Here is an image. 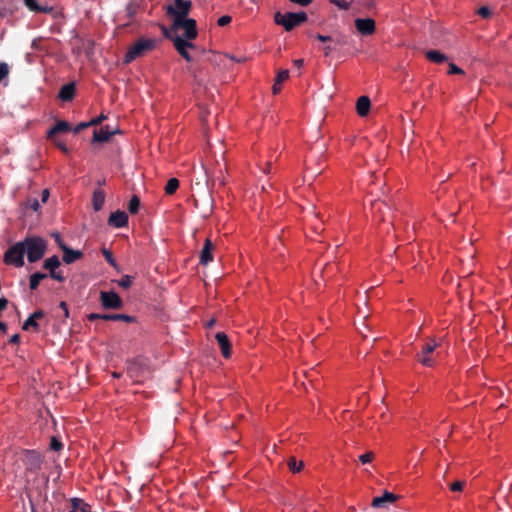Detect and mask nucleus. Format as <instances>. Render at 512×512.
I'll return each mask as SVG.
<instances>
[{
	"mask_svg": "<svg viewBox=\"0 0 512 512\" xmlns=\"http://www.w3.org/2000/svg\"><path fill=\"white\" fill-rule=\"evenodd\" d=\"M44 315H45V313L42 310L35 311L23 323L22 329L25 331H28L29 329L32 328L34 331H38L39 324L37 323V320L42 319L44 317Z\"/></svg>",
	"mask_w": 512,
	"mask_h": 512,
	"instance_id": "nucleus-18",
	"label": "nucleus"
},
{
	"mask_svg": "<svg viewBox=\"0 0 512 512\" xmlns=\"http://www.w3.org/2000/svg\"><path fill=\"white\" fill-rule=\"evenodd\" d=\"M52 141H54L55 145H56L59 149H61V151H62V152L66 153V154L69 152V150H68V148H67L66 144H64L63 142H61V141H56L55 139H53Z\"/></svg>",
	"mask_w": 512,
	"mask_h": 512,
	"instance_id": "nucleus-49",
	"label": "nucleus"
},
{
	"mask_svg": "<svg viewBox=\"0 0 512 512\" xmlns=\"http://www.w3.org/2000/svg\"><path fill=\"white\" fill-rule=\"evenodd\" d=\"M172 30L183 29V37L187 41L195 39L198 35L197 22L192 18H186L182 20L173 21L171 25Z\"/></svg>",
	"mask_w": 512,
	"mask_h": 512,
	"instance_id": "nucleus-6",
	"label": "nucleus"
},
{
	"mask_svg": "<svg viewBox=\"0 0 512 512\" xmlns=\"http://www.w3.org/2000/svg\"><path fill=\"white\" fill-rule=\"evenodd\" d=\"M161 30H162L164 37L167 39H170L173 42V39L175 36L172 35V32H174L175 30H172L171 27L167 28L166 26H163V25L161 26Z\"/></svg>",
	"mask_w": 512,
	"mask_h": 512,
	"instance_id": "nucleus-41",
	"label": "nucleus"
},
{
	"mask_svg": "<svg viewBox=\"0 0 512 512\" xmlns=\"http://www.w3.org/2000/svg\"><path fill=\"white\" fill-rule=\"evenodd\" d=\"M6 330H7L6 323L0 321V331L6 332Z\"/></svg>",
	"mask_w": 512,
	"mask_h": 512,
	"instance_id": "nucleus-59",
	"label": "nucleus"
},
{
	"mask_svg": "<svg viewBox=\"0 0 512 512\" xmlns=\"http://www.w3.org/2000/svg\"><path fill=\"white\" fill-rule=\"evenodd\" d=\"M214 249V245L212 241L207 238L205 240L204 246L200 252V264L207 265L213 260L212 251Z\"/></svg>",
	"mask_w": 512,
	"mask_h": 512,
	"instance_id": "nucleus-21",
	"label": "nucleus"
},
{
	"mask_svg": "<svg viewBox=\"0 0 512 512\" xmlns=\"http://www.w3.org/2000/svg\"><path fill=\"white\" fill-rule=\"evenodd\" d=\"M192 9V2L190 0H174L173 5L166 6V14L173 18V21L188 18Z\"/></svg>",
	"mask_w": 512,
	"mask_h": 512,
	"instance_id": "nucleus-5",
	"label": "nucleus"
},
{
	"mask_svg": "<svg viewBox=\"0 0 512 512\" xmlns=\"http://www.w3.org/2000/svg\"><path fill=\"white\" fill-rule=\"evenodd\" d=\"M231 20L232 18L229 15H223L218 19L217 24L221 27L226 26L231 22Z\"/></svg>",
	"mask_w": 512,
	"mask_h": 512,
	"instance_id": "nucleus-44",
	"label": "nucleus"
},
{
	"mask_svg": "<svg viewBox=\"0 0 512 512\" xmlns=\"http://www.w3.org/2000/svg\"><path fill=\"white\" fill-rule=\"evenodd\" d=\"M108 225L115 228H122L128 225V215L126 212L117 210L112 212L108 218Z\"/></svg>",
	"mask_w": 512,
	"mask_h": 512,
	"instance_id": "nucleus-14",
	"label": "nucleus"
},
{
	"mask_svg": "<svg viewBox=\"0 0 512 512\" xmlns=\"http://www.w3.org/2000/svg\"><path fill=\"white\" fill-rule=\"evenodd\" d=\"M287 465L289 467V469L293 472V473H297L299 472L302 467H303V462L300 461V462H297L296 458L295 457H290L287 461Z\"/></svg>",
	"mask_w": 512,
	"mask_h": 512,
	"instance_id": "nucleus-31",
	"label": "nucleus"
},
{
	"mask_svg": "<svg viewBox=\"0 0 512 512\" xmlns=\"http://www.w3.org/2000/svg\"><path fill=\"white\" fill-rule=\"evenodd\" d=\"M100 302L104 309H121L123 307V300L114 291H101Z\"/></svg>",
	"mask_w": 512,
	"mask_h": 512,
	"instance_id": "nucleus-8",
	"label": "nucleus"
},
{
	"mask_svg": "<svg viewBox=\"0 0 512 512\" xmlns=\"http://www.w3.org/2000/svg\"><path fill=\"white\" fill-rule=\"evenodd\" d=\"M102 320L105 321H125L127 323L135 322V317L127 314H104Z\"/></svg>",
	"mask_w": 512,
	"mask_h": 512,
	"instance_id": "nucleus-25",
	"label": "nucleus"
},
{
	"mask_svg": "<svg viewBox=\"0 0 512 512\" xmlns=\"http://www.w3.org/2000/svg\"><path fill=\"white\" fill-rule=\"evenodd\" d=\"M292 3L301 5V6H307L309 5L313 0H290Z\"/></svg>",
	"mask_w": 512,
	"mask_h": 512,
	"instance_id": "nucleus-53",
	"label": "nucleus"
},
{
	"mask_svg": "<svg viewBox=\"0 0 512 512\" xmlns=\"http://www.w3.org/2000/svg\"><path fill=\"white\" fill-rule=\"evenodd\" d=\"M24 248L23 243L18 242L11 246L4 254V261L7 264H12L16 267H22L24 265Z\"/></svg>",
	"mask_w": 512,
	"mask_h": 512,
	"instance_id": "nucleus-7",
	"label": "nucleus"
},
{
	"mask_svg": "<svg viewBox=\"0 0 512 512\" xmlns=\"http://www.w3.org/2000/svg\"><path fill=\"white\" fill-rule=\"evenodd\" d=\"M47 274L42 272H35L29 278V287L31 290H36L40 284V282L47 278Z\"/></svg>",
	"mask_w": 512,
	"mask_h": 512,
	"instance_id": "nucleus-28",
	"label": "nucleus"
},
{
	"mask_svg": "<svg viewBox=\"0 0 512 512\" xmlns=\"http://www.w3.org/2000/svg\"><path fill=\"white\" fill-rule=\"evenodd\" d=\"M464 487V481H455L454 483L450 484L449 488L453 492H460L463 490Z\"/></svg>",
	"mask_w": 512,
	"mask_h": 512,
	"instance_id": "nucleus-40",
	"label": "nucleus"
},
{
	"mask_svg": "<svg viewBox=\"0 0 512 512\" xmlns=\"http://www.w3.org/2000/svg\"><path fill=\"white\" fill-rule=\"evenodd\" d=\"M399 496L389 491H385L382 496L375 497L372 501V506L374 508H382L386 507L387 504L394 503Z\"/></svg>",
	"mask_w": 512,
	"mask_h": 512,
	"instance_id": "nucleus-16",
	"label": "nucleus"
},
{
	"mask_svg": "<svg viewBox=\"0 0 512 512\" xmlns=\"http://www.w3.org/2000/svg\"><path fill=\"white\" fill-rule=\"evenodd\" d=\"M281 90V84L276 82L273 84V87H272V91H273V94H278Z\"/></svg>",
	"mask_w": 512,
	"mask_h": 512,
	"instance_id": "nucleus-56",
	"label": "nucleus"
},
{
	"mask_svg": "<svg viewBox=\"0 0 512 512\" xmlns=\"http://www.w3.org/2000/svg\"><path fill=\"white\" fill-rule=\"evenodd\" d=\"M293 63L299 69L303 66V60L302 59H296V60L293 61Z\"/></svg>",
	"mask_w": 512,
	"mask_h": 512,
	"instance_id": "nucleus-58",
	"label": "nucleus"
},
{
	"mask_svg": "<svg viewBox=\"0 0 512 512\" xmlns=\"http://www.w3.org/2000/svg\"><path fill=\"white\" fill-rule=\"evenodd\" d=\"M76 94V85L74 82L63 85L58 93L60 100L64 102L72 101Z\"/></svg>",
	"mask_w": 512,
	"mask_h": 512,
	"instance_id": "nucleus-19",
	"label": "nucleus"
},
{
	"mask_svg": "<svg viewBox=\"0 0 512 512\" xmlns=\"http://www.w3.org/2000/svg\"><path fill=\"white\" fill-rule=\"evenodd\" d=\"M62 448L63 444L56 437H52L50 441V449L53 451H60Z\"/></svg>",
	"mask_w": 512,
	"mask_h": 512,
	"instance_id": "nucleus-35",
	"label": "nucleus"
},
{
	"mask_svg": "<svg viewBox=\"0 0 512 512\" xmlns=\"http://www.w3.org/2000/svg\"><path fill=\"white\" fill-rule=\"evenodd\" d=\"M104 119H106V116L101 114L100 116L90 120L89 124H90V126H96V125L100 124Z\"/></svg>",
	"mask_w": 512,
	"mask_h": 512,
	"instance_id": "nucleus-47",
	"label": "nucleus"
},
{
	"mask_svg": "<svg viewBox=\"0 0 512 512\" xmlns=\"http://www.w3.org/2000/svg\"><path fill=\"white\" fill-rule=\"evenodd\" d=\"M373 458H374L373 452H367V453L359 456V460L362 464H367V463L371 462L373 460Z\"/></svg>",
	"mask_w": 512,
	"mask_h": 512,
	"instance_id": "nucleus-38",
	"label": "nucleus"
},
{
	"mask_svg": "<svg viewBox=\"0 0 512 512\" xmlns=\"http://www.w3.org/2000/svg\"><path fill=\"white\" fill-rule=\"evenodd\" d=\"M53 236H54L55 242L58 244V246H59V248H60V249H61V245H66V244L62 241V238H61L60 234L55 233Z\"/></svg>",
	"mask_w": 512,
	"mask_h": 512,
	"instance_id": "nucleus-54",
	"label": "nucleus"
},
{
	"mask_svg": "<svg viewBox=\"0 0 512 512\" xmlns=\"http://www.w3.org/2000/svg\"><path fill=\"white\" fill-rule=\"evenodd\" d=\"M478 14L482 17V18H489L490 15H491V10L489 9V7L487 6H482L479 8L478 10Z\"/></svg>",
	"mask_w": 512,
	"mask_h": 512,
	"instance_id": "nucleus-42",
	"label": "nucleus"
},
{
	"mask_svg": "<svg viewBox=\"0 0 512 512\" xmlns=\"http://www.w3.org/2000/svg\"><path fill=\"white\" fill-rule=\"evenodd\" d=\"M289 77V71L288 70H281L278 72L275 81L282 84L285 80H287Z\"/></svg>",
	"mask_w": 512,
	"mask_h": 512,
	"instance_id": "nucleus-36",
	"label": "nucleus"
},
{
	"mask_svg": "<svg viewBox=\"0 0 512 512\" xmlns=\"http://www.w3.org/2000/svg\"><path fill=\"white\" fill-rule=\"evenodd\" d=\"M308 16L306 12H287L282 14L281 12H276L274 15V22L277 25L283 26L286 31H291L295 27L301 25L306 22Z\"/></svg>",
	"mask_w": 512,
	"mask_h": 512,
	"instance_id": "nucleus-2",
	"label": "nucleus"
},
{
	"mask_svg": "<svg viewBox=\"0 0 512 512\" xmlns=\"http://www.w3.org/2000/svg\"><path fill=\"white\" fill-rule=\"evenodd\" d=\"M49 195H50L49 190L48 189H44L42 191V193H41V202L42 203H46L48 198H49Z\"/></svg>",
	"mask_w": 512,
	"mask_h": 512,
	"instance_id": "nucleus-52",
	"label": "nucleus"
},
{
	"mask_svg": "<svg viewBox=\"0 0 512 512\" xmlns=\"http://www.w3.org/2000/svg\"><path fill=\"white\" fill-rule=\"evenodd\" d=\"M354 23L357 31L363 36L372 35L376 30L375 21L372 18H357Z\"/></svg>",
	"mask_w": 512,
	"mask_h": 512,
	"instance_id": "nucleus-12",
	"label": "nucleus"
},
{
	"mask_svg": "<svg viewBox=\"0 0 512 512\" xmlns=\"http://www.w3.org/2000/svg\"><path fill=\"white\" fill-rule=\"evenodd\" d=\"M22 243L30 263L40 260L47 250V242L41 237H26Z\"/></svg>",
	"mask_w": 512,
	"mask_h": 512,
	"instance_id": "nucleus-1",
	"label": "nucleus"
},
{
	"mask_svg": "<svg viewBox=\"0 0 512 512\" xmlns=\"http://www.w3.org/2000/svg\"><path fill=\"white\" fill-rule=\"evenodd\" d=\"M371 108V101L368 96H361L356 103V110L359 116L365 117Z\"/></svg>",
	"mask_w": 512,
	"mask_h": 512,
	"instance_id": "nucleus-22",
	"label": "nucleus"
},
{
	"mask_svg": "<svg viewBox=\"0 0 512 512\" xmlns=\"http://www.w3.org/2000/svg\"><path fill=\"white\" fill-rule=\"evenodd\" d=\"M214 323H215V320H214V319H212V320H210V321L208 322L207 326H208V327H212V326L214 325Z\"/></svg>",
	"mask_w": 512,
	"mask_h": 512,
	"instance_id": "nucleus-60",
	"label": "nucleus"
},
{
	"mask_svg": "<svg viewBox=\"0 0 512 512\" xmlns=\"http://www.w3.org/2000/svg\"><path fill=\"white\" fill-rule=\"evenodd\" d=\"M61 250L63 252L62 259L66 264H72L83 257L80 250H73L67 245H61Z\"/></svg>",
	"mask_w": 512,
	"mask_h": 512,
	"instance_id": "nucleus-17",
	"label": "nucleus"
},
{
	"mask_svg": "<svg viewBox=\"0 0 512 512\" xmlns=\"http://www.w3.org/2000/svg\"><path fill=\"white\" fill-rule=\"evenodd\" d=\"M331 42L334 43V47H342L348 44V37L343 34H338L336 36H332Z\"/></svg>",
	"mask_w": 512,
	"mask_h": 512,
	"instance_id": "nucleus-32",
	"label": "nucleus"
},
{
	"mask_svg": "<svg viewBox=\"0 0 512 512\" xmlns=\"http://www.w3.org/2000/svg\"><path fill=\"white\" fill-rule=\"evenodd\" d=\"M105 202V192L101 188H97L93 192L92 205L95 211H100Z\"/></svg>",
	"mask_w": 512,
	"mask_h": 512,
	"instance_id": "nucleus-24",
	"label": "nucleus"
},
{
	"mask_svg": "<svg viewBox=\"0 0 512 512\" xmlns=\"http://www.w3.org/2000/svg\"><path fill=\"white\" fill-rule=\"evenodd\" d=\"M173 45L177 52L188 62L192 61V57L188 52V48H194V44L190 41L185 40L180 36H176L173 39Z\"/></svg>",
	"mask_w": 512,
	"mask_h": 512,
	"instance_id": "nucleus-10",
	"label": "nucleus"
},
{
	"mask_svg": "<svg viewBox=\"0 0 512 512\" xmlns=\"http://www.w3.org/2000/svg\"><path fill=\"white\" fill-rule=\"evenodd\" d=\"M71 129V125L68 122L59 120L47 131V138L53 140L57 134L69 132Z\"/></svg>",
	"mask_w": 512,
	"mask_h": 512,
	"instance_id": "nucleus-20",
	"label": "nucleus"
},
{
	"mask_svg": "<svg viewBox=\"0 0 512 512\" xmlns=\"http://www.w3.org/2000/svg\"><path fill=\"white\" fill-rule=\"evenodd\" d=\"M9 68L6 63H0V82L8 75Z\"/></svg>",
	"mask_w": 512,
	"mask_h": 512,
	"instance_id": "nucleus-43",
	"label": "nucleus"
},
{
	"mask_svg": "<svg viewBox=\"0 0 512 512\" xmlns=\"http://www.w3.org/2000/svg\"><path fill=\"white\" fill-rule=\"evenodd\" d=\"M179 187V180L177 178H171L168 180L165 186V193L168 195H172L176 192Z\"/></svg>",
	"mask_w": 512,
	"mask_h": 512,
	"instance_id": "nucleus-29",
	"label": "nucleus"
},
{
	"mask_svg": "<svg viewBox=\"0 0 512 512\" xmlns=\"http://www.w3.org/2000/svg\"><path fill=\"white\" fill-rule=\"evenodd\" d=\"M24 464L30 471L39 470L42 464V457L40 453L35 450H27L25 452Z\"/></svg>",
	"mask_w": 512,
	"mask_h": 512,
	"instance_id": "nucleus-11",
	"label": "nucleus"
},
{
	"mask_svg": "<svg viewBox=\"0 0 512 512\" xmlns=\"http://www.w3.org/2000/svg\"><path fill=\"white\" fill-rule=\"evenodd\" d=\"M25 6L31 11L35 13H51L53 8L47 5H40L36 2V0H23Z\"/></svg>",
	"mask_w": 512,
	"mask_h": 512,
	"instance_id": "nucleus-23",
	"label": "nucleus"
},
{
	"mask_svg": "<svg viewBox=\"0 0 512 512\" xmlns=\"http://www.w3.org/2000/svg\"><path fill=\"white\" fill-rule=\"evenodd\" d=\"M215 339L221 349V354L224 358L231 356V343L228 336L224 332H218L215 335Z\"/></svg>",
	"mask_w": 512,
	"mask_h": 512,
	"instance_id": "nucleus-15",
	"label": "nucleus"
},
{
	"mask_svg": "<svg viewBox=\"0 0 512 512\" xmlns=\"http://www.w3.org/2000/svg\"><path fill=\"white\" fill-rule=\"evenodd\" d=\"M112 375L113 377H120V375L117 372H114Z\"/></svg>",
	"mask_w": 512,
	"mask_h": 512,
	"instance_id": "nucleus-61",
	"label": "nucleus"
},
{
	"mask_svg": "<svg viewBox=\"0 0 512 512\" xmlns=\"http://www.w3.org/2000/svg\"><path fill=\"white\" fill-rule=\"evenodd\" d=\"M315 38L321 42H331L332 40V36H325L322 34H316Z\"/></svg>",
	"mask_w": 512,
	"mask_h": 512,
	"instance_id": "nucleus-51",
	"label": "nucleus"
},
{
	"mask_svg": "<svg viewBox=\"0 0 512 512\" xmlns=\"http://www.w3.org/2000/svg\"><path fill=\"white\" fill-rule=\"evenodd\" d=\"M59 307L64 312V316L66 318H68L69 317V309H68L67 303L64 302V301H61L60 304H59Z\"/></svg>",
	"mask_w": 512,
	"mask_h": 512,
	"instance_id": "nucleus-50",
	"label": "nucleus"
},
{
	"mask_svg": "<svg viewBox=\"0 0 512 512\" xmlns=\"http://www.w3.org/2000/svg\"><path fill=\"white\" fill-rule=\"evenodd\" d=\"M120 133L118 129H112L109 125L102 126L100 129L94 130L93 142H107L112 135Z\"/></svg>",
	"mask_w": 512,
	"mask_h": 512,
	"instance_id": "nucleus-13",
	"label": "nucleus"
},
{
	"mask_svg": "<svg viewBox=\"0 0 512 512\" xmlns=\"http://www.w3.org/2000/svg\"><path fill=\"white\" fill-rule=\"evenodd\" d=\"M333 50H335V47H334V46H331V45H327V46H325V47L323 48L324 55H325V56H329Z\"/></svg>",
	"mask_w": 512,
	"mask_h": 512,
	"instance_id": "nucleus-55",
	"label": "nucleus"
},
{
	"mask_svg": "<svg viewBox=\"0 0 512 512\" xmlns=\"http://www.w3.org/2000/svg\"><path fill=\"white\" fill-rule=\"evenodd\" d=\"M439 346V343L434 338H430L425 342L420 351L416 354V359L425 367H433L436 363L434 358V351Z\"/></svg>",
	"mask_w": 512,
	"mask_h": 512,
	"instance_id": "nucleus-4",
	"label": "nucleus"
},
{
	"mask_svg": "<svg viewBox=\"0 0 512 512\" xmlns=\"http://www.w3.org/2000/svg\"><path fill=\"white\" fill-rule=\"evenodd\" d=\"M156 45L155 39L140 38L138 39L126 52L124 56V63H131L138 57H142L147 52L153 50Z\"/></svg>",
	"mask_w": 512,
	"mask_h": 512,
	"instance_id": "nucleus-3",
	"label": "nucleus"
},
{
	"mask_svg": "<svg viewBox=\"0 0 512 512\" xmlns=\"http://www.w3.org/2000/svg\"><path fill=\"white\" fill-rule=\"evenodd\" d=\"M20 342V335L19 334H14L11 338H10V343L11 344H19Z\"/></svg>",
	"mask_w": 512,
	"mask_h": 512,
	"instance_id": "nucleus-57",
	"label": "nucleus"
},
{
	"mask_svg": "<svg viewBox=\"0 0 512 512\" xmlns=\"http://www.w3.org/2000/svg\"><path fill=\"white\" fill-rule=\"evenodd\" d=\"M102 254H103V256H104L105 260H106V261H107L111 266H113V267L117 268V263H116V261H115V259H114V256H113V254H112V252H111L110 250H108V249H105V248H104V249L102 250Z\"/></svg>",
	"mask_w": 512,
	"mask_h": 512,
	"instance_id": "nucleus-34",
	"label": "nucleus"
},
{
	"mask_svg": "<svg viewBox=\"0 0 512 512\" xmlns=\"http://www.w3.org/2000/svg\"><path fill=\"white\" fill-rule=\"evenodd\" d=\"M425 55L429 61L437 64H441L447 60V57L437 50H429Z\"/></svg>",
	"mask_w": 512,
	"mask_h": 512,
	"instance_id": "nucleus-27",
	"label": "nucleus"
},
{
	"mask_svg": "<svg viewBox=\"0 0 512 512\" xmlns=\"http://www.w3.org/2000/svg\"><path fill=\"white\" fill-rule=\"evenodd\" d=\"M449 74H463L464 71L453 63L449 64Z\"/></svg>",
	"mask_w": 512,
	"mask_h": 512,
	"instance_id": "nucleus-45",
	"label": "nucleus"
},
{
	"mask_svg": "<svg viewBox=\"0 0 512 512\" xmlns=\"http://www.w3.org/2000/svg\"><path fill=\"white\" fill-rule=\"evenodd\" d=\"M103 316H104V314L91 313V314L87 315V319L89 321L93 322V321H96V320H102Z\"/></svg>",
	"mask_w": 512,
	"mask_h": 512,
	"instance_id": "nucleus-48",
	"label": "nucleus"
},
{
	"mask_svg": "<svg viewBox=\"0 0 512 512\" xmlns=\"http://www.w3.org/2000/svg\"><path fill=\"white\" fill-rule=\"evenodd\" d=\"M330 3L334 4L341 10H348L350 7V4L344 0H330Z\"/></svg>",
	"mask_w": 512,
	"mask_h": 512,
	"instance_id": "nucleus-37",
	"label": "nucleus"
},
{
	"mask_svg": "<svg viewBox=\"0 0 512 512\" xmlns=\"http://www.w3.org/2000/svg\"><path fill=\"white\" fill-rule=\"evenodd\" d=\"M140 208V199L138 196L133 195L128 203V211L131 214H136Z\"/></svg>",
	"mask_w": 512,
	"mask_h": 512,
	"instance_id": "nucleus-30",
	"label": "nucleus"
},
{
	"mask_svg": "<svg viewBox=\"0 0 512 512\" xmlns=\"http://www.w3.org/2000/svg\"><path fill=\"white\" fill-rule=\"evenodd\" d=\"M90 127V124L89 122H80L75 128H74V133L77 134L79 132H81L82 130L86 129Z\"/></svg>",
	"mask_w": 512,
	"mask_h": 512,
	"instance_id": "nucleus-46",
	"label": "nucleus"
},
{
	"mask_svg": "<svg viewBox=\"0 0 512 512\" xmlns=\"http://www.w3.org/2000/svg\"><path fill=\"white\" fill-rule=\"evenodd\" d=\"M60 265H61V262H60L58 256L53 255L44 261L43 268L49 271V276L52 279H54L58 282H64L65 277L63 276L62 272L56 270Z\"/></svg>",
	"mask_w": 512,
	"mask_h": 512,
	"instance_id": "nucleus-9",
	"label": "nucleus"
},
{
	"mask_svg": "<svg viewBox=\"0 0 512 512\" xmlns=\"http://www.w3.org/2000/svg\"><path fill=\"white\" fill-rule=\"evenodd\" d=\"M27 206H28V208H30L33 211H38L40 208V203H39L38 199L32 198V199H28Z\"/></svg>",
	"mask_w": 512,
	"mask_h": 512,
	"instance_id": "nucleus-39",
	"label": "nucleus"
},
{
	"mask_svg": "<svg viewBox=\"0 0 512 512\" xmlns=\"http://www.w3.org/2000/svg\"><path fill=\"white\" fill-rule=\"evenodd\" d=\"M384 208L389 209L388 205L383 201L376 200L371 203V210L374 215L379 214V221L385 220Z\"/></svg>",
	"mask_w": 512,
	"mask_h": 512,
	"instance_id": "nucleus-26",
	"label": "nucleus"
},
{
	"mask_svg": "<svg viewBox=\"0 0 512 512\" xmlns=\"http://www.w3.org/2000/svg\"><path fill=\"white\" fill-rule=\"evenodd\" d=\"M133 280H134V277L133 276H130V275H124L123 277H121V279L117 280V284L123 288V289H128L131 287L132 283H133Z\"/></svg>",
	"mask_w": 512,
	"mask_h": 512,
	"instance_id": "nucleus-33",
	"label": "nucleus"
}]
</instances>
